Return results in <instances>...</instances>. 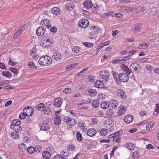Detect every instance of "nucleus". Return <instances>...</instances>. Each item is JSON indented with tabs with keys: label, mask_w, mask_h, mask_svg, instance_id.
Returning a JSON list of instances; mask_svg holds the SVG:
<instances>
[{
	"label": "nucleus",
	"mask_w": 159,
	"mask_h": 159,
	"mask_svg": "<svg viewBox=\"0 0 159 159\" xmlns=\"http://www.w3.org/2000/svg\"><path fill=\"white\" fill-rule=\"evenodd\" d=\"M52 62V60L51 57L47 56L41 57L39 60V64L43 66H49Z\"/></svg>",
	"instance_id": "f257e3e1"
},
{
	"label": "nucleus",
	"mask_w": 159,
	"mask_h": 159,
	"mask_svg": "<svg viewBox=\"0 0 159 159\" xmlns=\"http://www.w3.org/2000/svg\"><path fill=\"white\" fill-rule=\"evenodd\" d=\"M118 80L120 82H126L129 80V76L125 73H120L119 74Z\"/></svg>",
	"instance_id": "f03ea898"
},
{
	"label": "nucleus",
	"mask_w": 159,
	"mask_h": 159,
	"mask_svg": "<svg viewBox=\"0 0 159 159\" xmlns=\"http://www.w3.org/2000/svg\"><path fill=\"white\" fill-rule=\"evenodd\" d=\"M110 74L107 70L101 71L100 73V76L102 79H104L106 82L108 81L109 80Z\"/></svg>",
	"instance_id": "7ed1b4c3"
},
{
	"label": "nucleus",
	"mask_w": 159,
	"mask_h": 159,
	"mask_svg": "<svg viewBox=\"0 0 159 159\" xmlns=\"http://www.w3.org/2000/svg\"><path fill=\"white\" fill-rule=\"evenodd\" d=\"M89 24V21L87 19L85 18L80 20L78 23L79 26L84 28L86 27Z\"/></svg>",
	"instance_id": "20e7f679"
},
{
	"label": "nucleus",
	"mask_w": 159,
	"mask_h": 159,
	"mask_svg": "<svg viewBox=\"0 0 159 159\" xmlns=\"http://www.w3.org/2000/svg\"><path fill=\"white\" fill-rule=\"evenodd\" d=\"M131 70H134V72L138 73L140 69V66L137 62H134L131 64L130 66Z\"/></svg>",
	"instance_id": "39448f33"
},
{
	"label": "nucleus",
	"mask_w": 159,
	"mask_h": 159,
	"mask_svg": "<svg viewBox=\"0 0 159 159\" xmlns=\"http://www.w3.org/2000/svg\"><path fill=\"white\" fill-rule=\"evenodd\" d=\"M24 112L28 116H31L33 114V110L32 107H27L25 108L23 110Z\"/></svg>",
	"instance_id": "423d86ee"
},
{
	"label": "nucleus",
	"mask_w": 159,
	"mask_h": 159,
	"mask_svg": "<svg viewBox=\"0 0 159 159\" xmlns=\"http://www.w3.org/2000/svg\"><path fill=\"white\" fill-rule=\"evenodd\" d=\"M25 25H23L17 30V31L14 34L13 37L14 38H17L21 33L25 29Z\"/></svg>",
	"instance_id": "0eeeda50"
},
{
	"label": "nucleus",
	"mask_w": 159,
	"mask_h": 159,
	"mask_svg": "<svg viewBox=\"0 0 159 159\" xmlns=\"http://www.w3.org/2000/svg\"><path fill=\"white\" fill-rule=\"evenodd\" d=\"M54 106L56 107H60L62 104V101L59 98H56L54 101Z\"/></svg>",
	"instance_id": "6e6552de"
},
{
	"label": "nucleus",
	"mask_w": 159,
	"mask_h": 159,
	"mask_svg": "<svg viewBox=\"0 0 159 159\" xmlns=\"http://www.w3.org/2000/svg\"><path fill=\"white\" fill-rule=\"evenodd\" d=\"M45 33V30L43 27L40 26L36 30V34L38 36H43Z\"/></svg>",
	"instance_id": "1a4fd4ad"
},
{
	"label": "nucleus",
	"mask_w": 159,
	"mask_h": 159,
	"mask_svg": "<svg viewBox=\"0 0 159 159\" xmlns=\"http://www.w3.org/2000/svg\"><path fill=\"white\" fill-rule=\"evenodd\" d=\"M84 6L87 9H89L93 6L91 0H87L84 3Z\"/></svg>",
	"instance_id": "9d476101"
},
{
	"label": "nucleus",
	"mask_w": 159,
	"mask_h": 159,
	"mask_svg": "<svg viewBox=\"0 0 159 159\" xmlns=\"http://www.w3.org/2000/svg\"><path fill=\"white\" fill-rule=\"evenodd\" d=\"M74 4L72 2H68L65 5V8L68 10L72 11L74 9Z\"/></svg>",
	"instance_id": "9b49d317"
},
{
	"label": "nucleus",
	"mask_w": 159,
	"mask_h": 159,
	"mask_svg": "<svg viewBox=\"0 0 159 159\" xmlns=\"http://www.w3.org/2000/svg\"><path fill=\"white\" fill-rule=\"evenodd\" d=\"M61 58V54L58 52L54 53L52 56L53 59L56 61L60 60Z\"/></svg>",
	"instance_id": "f8f14e48"
},
{
	"label": "nucleus",
	"mask_w": 159,
	"mask_h": 159,
	"mask_svg": "<svg viewBox=\"0 0 159 159\" xmlns=\"http://www.w3.org/2000/svg\"><path fill=\"white\" fill-rule=\"evenodd\" d=\"M87 135L90 137L95 136L97 133L96 130L94 128L88 129L87 132Z\"/></svg>",
	"instance_id": "ddd939ff"
},
{
	"label": "nucleus",
	"mask_w": 159,
	"mask_h": 159,
	"mask_svg": "<svg viewBox=\"0 0 159 159\" xmlns=\"http://www.w3.org/2000/svg\"><path fill=\"white\" fill-rule=\"evenodd\" d=\"M133 118V116H132L128 114L125 117L124 120L126 123L128 124L132 121Z\"/></svg>",
	"instance_id": "4468645a"
},
{
	"label": "nucleus",
	"mask_w": 159,
	"mask_h": 159,
	"mask_svg": "<svg viewBox=\"0 0 159 159\" xmlns=\"http://www.w3.org/2000/svg\"><path fill=\"white\" fill-rule=\"evenodd\" d=\"M21 123V121L19 119H14L11 122V128H13V127L17 125H20Z\"/></svg>",
	"instance_id": "2eb2a0df"
},
{
	"label": "nucleus",
	"mask_w": 159,
	"mask_h": 159,
	"mask_svg": "<svg viewBox=\"0 0 159 159\" xmlns=\"http://www.w3.org/2000/svg\"><path fill=\"white\" fill-rule=\"evenodd\" d=\"M117 95L121 99H125L126 98V96L125 93L120 89H119L118 90Z\"/></svg>",
	"instance_id": "dca6fc26"
},
{
	"label": "nucleus",
	"mask_w": 159,
	"mask_h": 159,
	"mask_svg": "<svg viewBox=\"0 0 159 159\" xmlns=\"http://www.w3.org/2000/svg\"><path fill=\"white\" fill-rule=\"evenodd\" d=\"M43 158L42 159H49L51 155L50 153L47 151H44L42 153Z\"/></svg>",
	"instance_id": "f3484780"
},
{
	"label": "nucleus",
	"mask_w": 159,
	"mask_h": 159,
	"mask_svg": "<svg viewBox=\"0 0 159 159\" xmlns=\"http://www.w3.org/2000/svg\"><path fill=\"white\" fill-rule=\"evenodd\" d=\"M94 85L95 87L98 88H102L104 86L103 82L99 80L96 81L95 82Z\"/></svg>",
	"instance_id": "a211bd4d"
},
{
	"label": "nucleus",
	"mask_w": 159,
	"mask_h": 159,
	"mask_svg": "<svg viewBox=\"0 0 159 159\" xmlns=\"http://www.w3.org/2000/svg\"><path fill=\"white\" fill-rule=\"evenodd\" d=\"M121 68L122 70L126 73L127 75H129L131 73L130 69L129 68L126 66L124 64H122L121 66Z\"/></svg>",
	"instance_id": "6ab92c4d"
},
{
	"label": "nucleus",
	"mask_w": 159,
	"mask_h": 159,
	"mask_svg": "<svg viewBox=\"0 0 159 159\" xmlns=\"http://www.w3.org/2000/svg\"><path fill=\"white\" fill-rule=\"evenodd\" d=\"M122 133V131L121 130H119L116 132L109 135L108 136V138H116L118 136H120Z\"/></svg>",
	"instance_id": "aec40b11"
},
{
	"label": "nucleus",
	"mask_w": 159,
	"mask_h": 159,
	"mask_svg": "<svg viewBox=\"0 0 159 159\" xmlns=\"http://www.w3.org/2000/svg\"><path fill=\"white\" fill-rule=\"evenodd\" d=\"M112 73L114 78V79L116 83L118 84H120V82L118 80L119 74L118 75V74L116 72L114 71H112Z\"/></svg>",
	"instance_id": "412c9836"
},
{
	"label": "nucleus",
	"mask_w": 159,
	"mask_h": 159,
	"mask_svg": "<svg viewBox=\"0 0 159 159\" xmlns=\"http://www.w3.org/2000/svg\"><path fill=\"white\" fill-rule=\"evenodd\" d=\"M49 128V126L46 123H43L41 125V129L43 131H47Z\"/></svg>",
	"instance_id": "4be33fe9"
},
{
	"label": "nucleus",
	"mask_w": 159,
	"mask_h": 159,
	"mask_svg": "<svg viewBox=\"0 0 159 159\" xmlns=\"http://www.w3.org/2000/svg\"><path fill=\"white\" fill-rule=\"evenodd\" d=\"M61 11L59 8L57 7H54L51 10L52 13L56 15L60 14Z\"/></svg>",
	"instance_id": "5701e85b"
},
{
	"label": "nucleus",
	"mask_w": 159,
	"mask_h": 159,
	"mask_svg": "<svg viewBox=\"0 0 159 159\" xmlns=\"http://www.w3.org/2000/svg\"><path fill=\"white\" fill-rule=\"evenodd\" d=\"M54 120L55 124L57 125H58L61 123V118L60 116L56 115L54 118Z\"/></svg>",
	"instance_id": "b1692460"
},
{
	"label": "nucleus",
	"mask_w": 159,
	"mask_h": 159,
	"mask_svg": "<svg viewBox=\"0 0 159 159\" xmlns=\"http://www.w3.org/2000/svg\"><path fill=\"white\" fill-rule=\"evenodd\" d=\"M30 54L33 57H37L38 55L37 53V50L35 48H33L30 52Z\"/></svg>",
	"instance_id": "393cba45"
},
{
	"label": "nucleus",
	"mask_w": 159,
	"mask_h": 159,
	"mask_svg": "<svg viewBox=\"0 0 159 159\" xmlns=\"http://www.w3.org/2000/svg\"><path fill=\"white\" fill-rule=\"evenodd\" d=\"M109 105V103L106 101H104L102 102L101 104V107L103 109H107Z\"/></svg>",
	"instance_id": "a878e982"
},
{
	"label": "nucleus",
	"mask_w": 159,
	"mask_h": 159,
	"mask_svg": "<svg viewBox=\"0 0 159 159\" xmlns=\"http://www.w3.org/2000/svg\"><path fill=\"white\" fill-rule=\"evenodd\" d=\"M111 106L112 109H117L118 107V102L116 100H113L112 101Z\"/></svg>",
	"instance_id": "bb28decb"
},
{
	"label": "nucleus",
	"mask_w": 159,
	"mask_h": 159,
	"mask_svg": "<svg viewBox=\"0 0 159 159\" xmlns=\"http://www.w3.org/2000/svg\"><path fill=\"white\" fill-rule=\"evenodd\" d=\"M18 147V149L21 152L24 151L26 148L25 145L24 143L19 145Z\"/></svg>",
	"instance_id": "cd10ccee"
},
{
	"label": "nucleus",
	"mask_w": 159,
	"mask_h": 159,
	"mask_svg": "<svg viewBox=\"0 0 159 159\" xmlns=\"http://www.w3.org/2000/svg\"><path fill=\"white\" fill-rule=\"evenodd\" d=\"M126 147L130 150H133L135 146L134 144L132 143H128L126 145Z\"/></svg>",
	"instance_id": "c85d7f7f"
},
{
	"label": "nucleus",
	"mask_w": 159,
	"mask_h": 159,
	"mask_svg": "<svg viewBox=\"0 0 159 159\" xmlns=\"http://www.w3.org/2000/svg\"><path fill=\"white\" fill-rule=\"evenodd\" d=\"M121 9L123 12H129L131 11L133 9V8L132 7H122Z\"/></svg>",
	"instance_id": "c756f323"
},
{
	"label": "nucleus",
	"mask_w": 159,
	"mask_h": 159,
	"mask_svg": "<svg viewBox=\"0 0 159 159\" xmlns=\"http://www.w3.org/2000/svg\"><path fill=\"white\" fill-rule=\"evenodd\" d=\"M44 114L49 115L51 113V111L49 107H45L43 111Z\"/></svg>",
	"instance_id": "7c9ffc66"
},
{
	"label": "nucleus",
	"mask_w": 159,
	"mask_h": 159,
	"mask_svg": "<svg viewBox=\"0 0 159 159\" xmlns=\"http://www.w3.org/2000/svg\"><path fill=\"white\" fill-rule=\"evenodd\" d=\"M99 103L98 100H93L92 103V107L94 108H97L98 107Z\"/></svg>",
	"instance_id": "2f4dec72"
},
{
	"label": "nucleus",
	"mask_w": 159,
	"mask_h": 159,
	"mask_svg": "<svg viewBox=\"0 0 159 159\" xmlns=\"http://www.w3.org/2000/svg\"><path fill=\"white\" fill-rule=\"evenodd\" d=\"M45 106L43 103H40L37 106V108L38 110L41 111L43 112V111L45 107Z\"/></svg>",
	"instance_id": "473e14b6"
},
{
	"label": "nucleus",
	"mask_w": 159,
	"mask_h": 159,
	"mask_svg": "<svg viewBox=\"0 0 159 159\" xmlns=\"http://www.w3.org/2000/svg\"><path fill=\"white\" fill-rule=\"evenodd\" d=\"M118 113L119 114H121L126 111V107L123 106L120 107L119 108H118Z\"/></svg>",
	"instance_id": "72a5a7b5"
},
{
	"label": "nucleus",
	"mask_w": 159,
	"mask_h": 159,
	"mask_svg": "<svg viewBox=\"0 0 159 159\" xmlns=\"http://www.w3.org/2000/svg\"><path fill=\"white\" fill-rule=\"evenodd\" d=\"M2 75L8 78H10L11 76V73L7 71L2 72Z\"/></svg>",
	"instance_id": "f704fd0d"
},
{
	"label": "nucleus",
	"mask_w": 159,
	"mask_h": 159,
	"mask_svg": "<svg viewBox=\"0 0 159 159\" xmlns=\"http://www.w3.org/2000/svg\"><path fill=\"white\" fill-rule=\"evenodd\" d=\"M11 136L14 139H18L19 138V134L16 131H14L11 134Z\"/></svg>",
	"instance_id": "c9c22d12"
},
{
	"label": "nucleus",
	"mask_w": 159,
	"mask_h": 159,
	"mask_svg": "<svg viewBox=\"0 0 159 159\" xmlns=\"http://www.w3.org/2000/svg\"><path fill=\"white\" fill-rule=\"evenodd\" d=\"M76 138L79 142L81 141L83 137L82 134L79 132H78L76 133Z\"/></svg>",
	"instance_id": "e433bc0d"
},
{
	"label": "nucleus",
	"mask_w": 159,
	"mask_h": 159,
	"mask_svg": "<svg viewBox=\"0 0 159 159\" xmlns=\"http://www.w3.org/2000/svg\"><path fill=\"white\" fill-rule=\"evenodd\" d=\"M140 156V153L135 152L132 153V158L134 159H137Z\"/></svg>",
	"instance_id": "4c0bfd02"
},
{
	"label": "nucleus",
	"mask_w": 159,
	"mask_h": 159,
	"mask_svg": "<svg viewBox=\"0 0 159 159\" xmlns=\"http://www.w3.org/2000/svg\"><path fill=\"white\" fill-rule=\"evenodd\" d=\"M76 121L75 119L71 118V119H70L68 125L69 126H71L74 125L76 124Z\"/></svg>",
	"instance_id": "58836bf2"
},
{
	"label": "nucleus",
	"mask_w": 159,
	"mask_h": 159,
	"mask_svg": "<svg viewBox=\"0 0 159 159\" xmlns=\"http://www.w3.org/2000/svg\"><path fill=\"white\" fill-rule=\"evenodd\" d=\"M89 93H90L91 97H94L96 96L97 94L96 90L95 89H91L89 91Z\"/></svg>",
	"instance_id": "ea45409f"
},
{
	"label": "nucleus",
	"mask_w": 159,
	"mask_h": 159,
	"mask_svg": "<svg viewBox=\"0 0 159 159\" xmlns=\"http://www.w3.org/2000/svg\"><path fill=\"white\" fill-rule=\"evenodd\" d=\"M86 68L84 69L81 70L79 73L78 74L77 76L79 78H81L84 75L83 73H85V71L87 70Z\"/></svg>",
	"instance_id": "a19ab883"
},
{
	"label": "nucleus",
	"mask_w": 159,
	"mask_h": 159,
	"mask_svg": "<svg viewBox=\"0 0 159 159\" xmlns=\"http://www.w3.org/2000/svg\"><path fill=\"white\" fill-rule=\"evenodd\" d=\"M141 29V28L140 26L137 25H135L134 28L133 33H136L137 32L139 31Z\"/></svg>",
	"instance_id": "79ce46f5"
},
{
	"label": "nucleus",
	"mask_w": 159,
	"mask_h": 159,
	"mask_svg": "<svg viewBox=\"0 0 159 159\" xmlns=\"http://www.w3.org/2000/svg\"><path fill=\"white\" fill-rule=\"evenodd\" d=\"M27 151L29 153L32 154L35 151V150L34 148L33 147L30 146L27 148Z\"/></svg>",
	"instance_id": "37998d69"
},
{
	"label": "nucleus",
	"mask_w": 159,
	"mask_h": 159,
	"mask_svg": "<svg viewBox=\"0 0 159 159\" xmlns=\"http://www.w3.org/2000/svg\"><path fill=\"white\" fill-rule=\"evenodd\" d=\"M13 127V128H11L15 130V131L17 132L18 131V132H20L22 129V128L20 127V125H17Z\"/></svg>",
	"instance_id": "c03bdc74"
},
{
	"label": "nucleus",
	"mask_w": 159,
	"mask_h": 159,
	"mask_svg": "<svg viewBox=\"0 0 159 159\" xmlns=\"http://www.w3.org/2000/svg\"><path fill=\"white\" fill-rule=\"evenodd\" d=\"M149 46V44L147 43H143L141 44H139V48L145 49L147 48Z\"/></svg>",
	"instance_id": "a18cd8bd"
},
{
	"label": "nucleus",
	"mask_w": 159,
	"mask_h": 159,
	"mask_svg": "<svg viewBox=\"0 0 159 159\" xmlns=\"http://www.w3.org/2000/svg\"><path fill=\"white\" fill-rule=\"evenodd\" d=\"M49 23V21L47 20V19L45 18L43 19L41 22V24L43 26H46Z\"/></svg>",
	"instance_id": "49530a36"
},
{
	"label": "nucleus",
	"mask_w": 159,
	"mask_h": 159,
	"mask_svg": "<svg viewBox=\"0 0 159 159\" xmlns=\"http://www.w3.org/2000/svg\"><path fill=\"white\" fill-rule=\"evenodd\" d=\"M34 149L35 151L39 153L42 150V147L39 145H36Z\"/></svg>",
	"instance_id": "de8ad7c7"
},
{
	"label": "nucleus",
	"mask_w": 159,
	"mask_h": 159,
	"mask_svg": "<svg viewBox=\"0 0 159 159\" xmlns=\"http://www.w3.org/2000/svg\"><path fill=\"white\" fill-rule=\"evenodd\" d=\"M124 60L122 59H116L112 61V63L114 64H116V63H122L123 62V61Z\"/></svg>",
	"instance_id": "09e8293b"
},
{
	"label": "nucleus",
	"mask_w": 159,
	"mask_h": 159,
	"mask_svg": "<svg viewBox=\"0 0 159 159\" xmlns=\"http://www.w3.org/2000/svg\"><path fill=\"white\" fill-rule=\"evenodd\" d=\"M70 119H71V117L68 116H66L63 117V121L65 122H66L68 124Z\"/></svg>",
	"instance_id": "8fccbe9b"
},
{
	"label": "nucleus",
	"mask_w": 159,
	"mask_h": 159,
	"mask_svg": "<svg viewBox=\"0 0 159 159\" xmlns=\"http://www.w3.org/2000/svg\"><path fill=\"white\" fill-rule=\"evenodd\" d=\"M114 113V111L111 109H109L107 110L106 112V114L109 116H111Z\"/></svg>",
	"instance_id": "3c124183"
},
{
	"label": "nucleus",
	"mask_w": 159,
	"mask_h": 159,
	"mask_svg": "<svg viewBox=\"0 0 159 159\" xmlns=\"http://www.w3.org/2000/svg\"><path fill=\"white\" fill-rule=\"evenodd\" d=\"M28 66L30 68L36 69L37 67L34 64L32 61H30L28 63Z\"/></svg>",
	"instance_id": "603ef678"
},
{
	"label": "nucleus",
	"mask_w": 159,
	"mask_h": 159,
	"mask_svg": "<svg viewBox=\"0 0 159 159\" xmlns=\"http://www.w3.org/2000/svg\"><path fill=\"white\" fill-rule=\"evenodd\" d=\"M107 129H102L100 131V133L102 135L105 136L107 133Z\"/></svg>",
	"instance_id": "864d4df0"
},
{
	"label": "nucleus",
	"mask_w": 159,
	"mask_h": 159,
	"mask_svg": "<svg viewBox=\"0 0 159 159\" xmlns=\"http://www.w3.org/2000/svg\"><path fill=\"white\" fill-rule=\"evenodd\" d=\"M10 70L13 73H14V75H16L18 73L17 70L16 68L13 67H11L10 68Z\"/></svg>",
	"instance_id": "5fc2aeb1"
},
{
	"label": "nucleus",
	"mask_w": 159,
	"mask_h": 159,
	"mask_svg": "<svg viewBox=\"0 0 159 159\" xmlns=\"http://www.w3.org/2000/svg\"><path fill=\"white\" fill-rule=\"evenodd\" d=\"M26 115L25 114V113L23 111V113H21L19 115V117L21 119H23L26 117Z\"/></svg>",
	"instance_id": "6e6d98bb"
},
{
	"label": "nucleus",
	"mask_w": 159,
	"mask_h": 159,
	"mask_svg": "<svg viewBox=\"0 0 159 159\" xmlns=\"http://www.w3.org/2000/svg\"><path fill=\"white\" fill-rule=\"evenodd\" d=\"M99 28L98 27H95L94 26L93 28V34H96L98 33V31L99 30Z\"/></svg>",
	"instance_id": "4d7b16f0"
},
{
	"label": "nucleus",
	"mask_w": 159,
	"mask_h": 159,
	"mask_svg": "<svg viewBox=\"0 0 159 159\" xmlns=\"http://www.w3.org/2000/svg\"><path fill=\"white\" fill-rule=\"evenodd\" d=\"M153 126V124H148L146 125V129H147L149 130L151 129L152 128Z\"/></svg>",
	"instance_id": "13d9d810"
},
{
	"label": "nucleus",
	"mask_w": 159,
	"mask_h": 159,
	"mask_svg": "<svg viewBox=\"0 0 159 159\" xmlns=\"http://www.w3.org/2000/svg\"><path fill=\"white\" fill-rule=\"evenodd\" d=\"M83 45H84L86 46V47H91L93 45V44L91 43L87 42H84L83 43Z\"/></svg>",
	"instance_id": "bf43d9fd"
},
{
	"label": "nucleus",
	"mask_w": 159,
	"mask_h": 159,
	"mask_svg": "<svg viewBox=\"0 0 159 159\" xmlns=\"http://www.w3.org/2000/svg\"><path fill=\"white\" fill-rule=\"evenodd\" d=\"M145 68L148 70H149L150 72L152 70L153 67L151 65H147L146 66Z\"/></svg>",
	"instance_id": "052dcab7"
},
{
	"label": "nucleus",
	"mask_w": 159,
	"mask_h": 159,
	"mask_svg": "<svg viewBox=\"0 0 159 159\" xmlns=\"http://www.w3.org/2000/svg\"><path fill=\"white\" fill-rule=\"evenodd\" d=\"M50 31L53 33H54L57 31V28L55 26L52 27L50 29Z\"/></svg>",
	"instance_id": "680f3d73"
},
{
	"label": "nucleus",
	"mask_w": 159,
	"mask_h": 159,
	"mask_svg": "<svg viewBox=\"0 0 159 159\" xmlns=\"http://www.w3.org/2000/svg\"><path fill=\"white\" fill-rule=\"evenodd\" d=\"M120 136H118L116 138H114L113 140L115 142L119 143L120 141V139L119 137Z\"/></svg>",
	"instance_id": "e2e57ef3"
},
{
	"label": "nucleus",
	"mask_w": 159,
	"mask_h": 159,
	"mask_svg": "<svg viewBox=\"0 0 159 159\" xmlns=\"http://www.w3.org/2000/svg\"><path fill=\"white\" fill-rule=\"evenodd\" d=\"M8 63L10 65H11L12 66H15L16 64V62L11 60V58L9 59Z\"/></svg>",
	"instance_id": "0e129e2a"
},
{
	"label": "nucleus",
	"mask_w": 159,
	"mask_h": 159,
	"mask_svg": "<svg viewBox=\"0 0 159 159\" xmlns=\"http://www.w3.org/2000/svg\"><path fill=\"white\" fill-rule=\"evenodd\" d=\"M146 148L148 149H153L154 148V147L152 144H149L146 146Z\"/></svg>",
	"instance_id": "69168bd1"
},
{
	"label": "nucleus",
	"mask_w": 159,
	"mask_h": 159,
	"mask_svg": "<svg viewBox=\"0 0 159 159\" xmlns=\"http://www.w3.org/2000/svg\"><path fill=\"white\" fill-rule=\"evenodd\" d=\"M64 92L65 93H66L67 94L71 92V89L70 88H65L64 90Z\"/></svg>",
	"instance_id": "338daca9"
},
{
	"label": "nucleus",
	"mask_w": 159,
	"mask_h": 159,
	"mask_svg": "<svg viewBox=\"0 0 159 159\" xmlns=\"http://www.w3.org/2000/svg\"><path fill=\"white\" fill-rule=\"evenodd\" d=\"M14 87L13 86H11L9 85H8L6 86V87H4L3 88V89H13Z\"/></svg>",
	"instance_id": "774afa93"
}]
</instances>
